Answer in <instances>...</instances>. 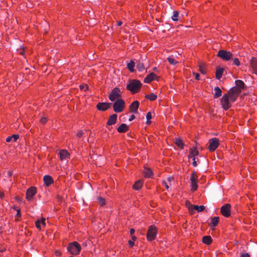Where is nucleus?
Returning a JSON list of instances; mask_svg holds the SVG:
<instances>
[{"instance_id":"nucleus-27","label":"nucleus","mask_w":257,"mask_h":257,"mask_svg":"<svg viewBox=\"0 0 257 257\" xmlns=\"http://www.w3.org/2000/svg\"><path fill=\"white\" fill-rule=\"evenodd\" d=\"M215 94L214 98H218L220 97L222 94L221 90L218 87H215L214 88Z\"/></svg>"},{"instance_id":"nucleus-39","label":"nucleus","mask_w":257,"mask_h":257,"mask_svg":"<svg viewBox=\"0 0 257 257\" xmlns=\"http://www.w3.org/2000/svg\"><path fill=\"white\" fill-rule=\"evenodd\" d=\"M146 117L147 119V124H149L151 123V121L150 120L152 118V115L151 113L150 112H149L147 113Z\"/></svg>"},{"instance_id":"nucleus-38","label":"nucleus","mask_w":257,"mask_h":257,"mask_svg":"<svg viewBox=\"0 0 257 257\" xmlns=\"http://www.w3.org/2000/svg\"><path fill=\"white\" fill-rule=\"evenodd\" d=\"M168 60L169 63L172 65H175L177 63V62L172 57H169Z\"/></svg>"},{"instance_id":"nucleus-62","label":"nucleus","mask_w":257,"mask_h":257,"mask_svg":"<svg viewBox=\"0 0 257 257\" xmlns=\"http://www.w3.org/2000/svg\"><path fill=\"white\" fill-rule=\"evenodd\" d=\"M16 199H17L18 200L19 199V198L18 197H16Z\"/></svg>"},{"instance_id":"nucleus-11","label":"nucleus","mask_w":257,"mask_h":257,"mask_svg":"<svg viewBox=\"0 0 257 257\" xmlns=\"http://www.w3.org/2000/svg\"><path fill=\"white\" fill-rule=\"evenodd\" d=\"M231 206L229 204H226L221 207V214L225 217H228L230 215Z\"/></svg>"},{"instance_id":"nucleus-57","label":"nucleus","mask_w":257,"mask_h":257,"mask_svg":"<svg viewBox=\"0 0 257 257\" xmlns=\"http://www.w3.org/2000/svg\"><path fill=\"white\" fill-rule=\"evenodd\" d=\"M167 180H168V181L169 182H171V181L173 180V178H172V177H168V178H167Z\"/></svg>"},{"instance_id":"nucleus-48","label":"nucleus","mask_w":257,"mask_h":257,"mask_svg":"<svg viewBox=\"0 0 257 257\" xmlns=\"http://www.w3.org/2000/svg\"><path fill=\"white\" fill-rule=\"evenodd\" d=\"M47 121V119L45 117H43L41 119V122L42 123H45Z\"/></svg>"},{"instance_id":"nucleus-23","label":"nucleus","mask_w":257,"mask_h":257,"mask_svg":"<svg viewBox=\"0 0 257 257\" xmlns=\"http://www.w3.org/2000/svg\"><path fill=\"white\" fill-rule=\"evenodd\" d=\"M223 72V69L220 68H217L216 71V78L217 79H220V78L222 77Z\"/></svg>"},{"instance_id":"nucleus-34","label":"nucleus","mask_w":257,"mask_h":257,"mask_svg":"<svg viewBox=\"0 0 257 257\" xmlns=\"http://www.w3.org/2000/svg\"><path fill=\"white\" fill-rule=\"evenodd\" d=\"M219 221V217H214L211 219V223L212 225L215 227L216 226Z\"/></svg>"},{"instance_id":"nucleus-3","label":"nucleus","mask_w":257,"mask_h":257,"mask_svg":"<svg viewBox=\"0 0 257 257\" xmlns=\"http://www.w3.org/2000/svg\"><path fill=\"white\" fill-rule=\"evenodd\" d=\"M241 90L240 88L238 87H233L231 88L228 92L227 93L225 94L226 95H228V97L231 102H234L239 94L240 93Z\"/></svg>"},{"instance_id":"nucleus-4","label":"nucleus","mask_w":257,"mask_h":257,"mask_svg":"<svg viewBox=\"0 0 257 257\" xmlns=\"http://www.w3.org/2000/svg\"><path fill=\"white\" fill-rule=\"evenodd\" d=\"M124 106V101L122 99H118L113 103L114 111L116 112H120L123 110Z\"/></svg>"},{"instance_id":"nucleus-29","label":"nucleus","mask_w":257,"mask_h":257,"mask_svg":"<svg viewBox=\"0 0 257 257\" xmlns=\"http://www.w3.org/2000/svg\"><path fill=\"white\" fill-rule=\"evenodd\" d=\"M174 143L178 147L180 148L181 149L183 148L184 144L181 140L178 138H175Z\"/></svg>"},{"instance_id":"nucleus-45","label":"nucleus","mask_w":257,"mask_h":257,"mask_svg":"<svg viewBox=\"0 0 257 257\" xmlns=\"http://www.w3.org/2000/svg\"><path fill=\"white\" fill-rule=\"evenodd\" d=\"M240 257H250V255L248 253H241Z\"/></svg>"},{"instance_id":"nucleus-41","label":"nucleus","mask_w":257,"mask_h":257,"mask_svg":"<svg viewBox=\"0 0 257 257\" xmlns=\"http://www.w3.org/2000/svg\"><path fill=\"white\" fill-rule=\"evenodd\" d=\"M81 90H86L88 88V86L87 85H81L79 86Z\"/></svg>"},{"instance_id":"nucleus-51","label":"nucleus","mask_w":257,"mask_h":257,"mask_svg":"<svg viewBox=\"0 0 257 257\" xmlns=\"http://www.w3.org/2000/svg\"><path fill=\"white\" fill-rule=\"evenodd\" d=\"M17 216H21V210H20V209H18L17 210Z\"/></svg>"},{"instance_id":"nucleus-59","label":"nucleus","mask_w":257,"mask_h":257,"mask_svg":"<svg viewBox=\"0 0 257 257\" xmlns=\"http://www.w3.org/2000/svg\"><path fill=\"white\" fill-rule=\"evenodd\" d=\"M5 250V248L4 247H0V252H3Z\"/></svg>"},{"instance_id":"nucleus-30","label":"nucleus","mask_w":257,"mask_h":257,"mask_svg":"<svg viewBox=\"0 0 257 257\" xmlns=\"http://www.w3.org/2000/svg\"><path fill=\"white\" fill-rule=\"evenodd\" d=\"M199 67V71L202 74H205L206 73V66L204 63H200Z\"/></svg>"},{"instance_id":"nucleus-60","label":"nucleus","mask_w":257,"mask_h":257,"mask_svg":"<svg viewBox=\"0 0 257 257\" xmlns=\"http://www.w3.org/2000/svg\"><path fill=\"white\" fill-rule=\"evenodd\" d=\"M132 239L133 240V241H135L137 239V237L135 236H134L132 235Z\"/></svg>"},{"instance_id":"nucleus-49","label":"nucleus","mask_w":257,"mask_h":257,"mask_svg":"<svg viewBox=\"0 0 257 257\" xmlns=\"http://www.w3.org/2000/svg\"><path fill=\"white\" fill-rule=\"evenodd\" d=\"M128 244L130 247H132L135 244L134 241L132 240H129Z\"/></svg>"},{"instance_id":"nucleus-40","label":"nucleus","mask_w":257,"mask_h":257,"mask_svg":"<svg viewBox=\"0 0 257 257\" xmlns=\"http://www.w3.org/2000/svg\"><path fill=\"white\" fill-rule=\"evenodd\" d=\"M233 63L236 66H239L240 65V62H239V60L237 58L233 59Z\"/></svg>"},{"instance_id":"nucleus-63","label":"nucleus","mask_w":257,"mask_h":257,"mask_svg":"<svg viewBox=\"0 0 257 257\" xmlns=\"http://www.w3.org/2000/svg\"><path fill=\"white\" fill-rule=\"evenodd\" d=\"M154 70H156V67H155V68H154Z\"/></svg>"},{"instance_id":"nucleus-37","label":"nucleus","mask_w":257,"mask_h":257,"mask_svg":"<svg viewBox=\"0 0 257 257\" xmlns=\"http://www.w3.org/2000/svg\"><path fill=\"white\" fill-rule=\"evenodd\" d=\"M97 201L98 203L100 204V205L102 206L104 205L105 204V200L103 198H102L101 197H98L97 198Z\"/></svg>"},{"instance_id":"nucleus-5","label":"nucleus","mask_w":257,"mask_h":257,"mask_svg":"<svg viewBox=\"0 0 257 257\" xmlns=\"http://www.w3.org/2000/svg\"><path fill=\"white\" fill-rule=\"evenodd\" d=\"M121 92L119 88L115 87L110 92L109 95V99L111 101L116 100L121 96Z\"/></svg>"},{"instance_id":"nucleus-19","label":"nucleus","mask_w":257,"mask_h":257,"mask_svg":"<svg viewBox=\"0 0 257 257\" xmlns=\"http://www.w3.org/2000/svg\"><path fill=\"white\" fill-rule=\"evenodd\" d=\"M116 118H117L116 114H113L111 115L109 117V118L107 122V124L110 125L114 124L116 122Z\"/></svg>"},{"instance_id":"nucleus-26","label":"nucleus","mask_w":257,"mask_h":257,"mask_svg":"<svg viewBox=\"0 0 257 257\" xmlns=\"http://www.w3.org/2000/svg\"><path fill=\"white\" fill-rule=\"evenodd\" d=\"M202 241L206 244H210L212 242V239L210 236H205L202 238Z\"/></svg>"},{"instance_id":"nucleus-10","label":"nucleus","mask_w":257,"mask_h":257,"mask_svg":"<svg viewBox=\"0 0 257 257\" xmlns=\"http://www.w3.org/2000/svg\"><path fill=\"white\" fill-rule=\"evenodd\" d=\"M219 145V140L217 138H213L209 141L208 149L210 151H215Z\"/></svg>"},{"instance_id":"nucleus-47","label":"nucleus","mask_w":257,"mask_h":257,"mask_svg":"<svg viewBox=\"0 0 257 257\" xmlns=\"http://www.w3.org/2000/svg\"><path fill=\"white\" fill-rule=\"evenodd\" d=\"M163 183L164 185V186H165L166 188L167 189H168L169 188V185L168 184V183L167 182H166L165 181H163Z\"/></svg>"},{"instance_id":"nucleus-44","label":"nucleus","mask_w":257,"mask_h":257,"mask_svg":"<svg viewBox=\"0 0 257 257\" xmlns=\"http://www.w3.org/2000/svg\"><path fill=\"white\" fill-rule=\"evenodd\" d=\"M83 134V132L82 131H79L77 134V136L78 138H80L82 136Z\"/></svg>"},{"instance_id":"nucleus-18","label":"nucleus","mask_w":257,"mask_h":257,"mask_svg":"<svg viewBox=\"0 0 257 257\" xmlns=\"http://www.w3.org/2000/svg\"><path fill=\"white\" fill-rule=\"evenodd\" d=\"M198 154L199 152L195 148H191L188 157L192 159L195 158V156H198Z\"/></svg>"},{"instance_id":"nucleus-21","label":"nucleus","mask_w":257,"mask_h":257,"mask_svg":"<svg viewBox=\"0 0 257 257\" xmlns=\"http://www.w3.org/2000/svg\"><path fill=\"white\" fill-rule=\"evenodd\" d=\"M128 128V126L125 123H122L120 125V126L117 128V131L119 133H122L126 132Z\"/></svg>"},{"instance_id":"nucleus-24","label":"nucleus","mask_w":257,"mask_h":257,"mask_svg":"<svg viewBox=\"0 0 257 257\" xmlns=\"http://www.w3.org/2000/svg\"><path fill=\"white\" fill-rule=\"evenodd\" d=\"M41 224H42L43 226L45 225V219L42 218L41 220H38L36 221V225L37 227L40 229H41Z\"/></svg>"},{"instance_id":"nucleus-58","label":"nucleus","mask_w":257,"mask_h":257,"mask_svg":"<svg viewBox=\"0 0 257 257\" xmlns=\"http://www.w3.org/2000/svg\"><path fill=\"white\" fill-rule=\"evenodd\" d=\"M55 254H56V255H57V256H59V255H60V254H61V252H59V251H56L55 252Z\"/></svg>"},{"instance_id":"nucleus-28","label":"nucleus","mask_w":257,"mask_h":257,"mask_svg":"<svg viewBox=\"0 0 257 257\" xmlns=\"http://www.w3.org/2000/svg\"><path fill=\"white\" fill-rule=\"evenodd\" d=\"M134 67H135V62L133 61H131L130 62L127 63V68L131 72H134V71H135Z\"/></svg>"},{"instance_id":"nucleus-14","label":"nucleus","mask_w":257,"mask_h":257,"mask_svg":"<svg viewBox=\"0 0 257 257\" xmlns=\"http://www.w3.org/2000/svg\"><path fill=\"white\" fill-rule=\"evenodd\" d=\"M139 106V102L138 101L136 100L134 101L130 105V111L137 113L138 112V109Z\"/></svg>"},{"instance_id":"nucleus-6","label":"nucleus","mask_w":257,"mask_h":257,"mask_svg":"<svg viewBox=\"0 0 257 257\" xmlns=\"http://www.w3.org/2000/svg\"><path fill=\"white\" fill-rule=\"evenodd\" d=\"M228 95L224 94L221 99V104L223 108L227 110L231 106V101H229Z\"/></svg>"},{"instance_id":"nucleus-31","label":"nucleus","mask_w":257,"mask_h":257,"mask_svg":"<svg viewBox=\"0 0 257 257\" xmlns=\"http://www.w3.org/2000/svg\"><path fill=\"white\" fill-rule=\"evenodd\" d=\"M235 84L237 86L236 87H238L240 88V90L243 88L244 84L243 82L240 80H237L235 81Z\"/></svg>"},{"instance_id":"nucleus-12","label":"nucleus","mask_w":257,"mask_h":257,"mask_svg":"<svg viewBox=\"0 0 257 257\" xmlns=\"http://www.w3.org/2000/svg\"><path fill=\"white\" fill-rule=\"evenodd\" d=\"M37 192L36 188L34 187H31L29 188L26 193V198L28 201H30L32 199L33 196L36 194Z\"/></svg>"},{"instance_id":"nucleus-9","label":"nucleus","mask_w":257,"mask_h":257,"mask_svg":"<svg viewBox=\"0 0 257 257\" xmlns=\"http://www.w3.org/2000/svg\"><path fill=\"white\" fill-rule=\"evenodd\" d=\"M191 181V190L192 192L196 191L198 188L197 185V177L195 173L193 172L191 174L190 177Z\"/></svg>"},{"instance_id":"nucleus-7","label":"nucleus","mask_w":257,"mask_h":257,"mask_svg":"<svg viewBox=\"0 0 257 257\" xmlns=\"http://www.w3.org/2000/svg\"><path fill=\"white\" fill-rule=\"evenodd\" d=\"M157 232L156 227L153 225L150 226L147 234L148 240L149 241L154 240L156 236Z\"/></svg>"},{"instance_id":"nucleus-46","label":"nucleus","mask_w":257,"mask_h":257,"mask_svg":"<svg viewBox=\"0 0 257 257\" xmlns=\"http://www.w3.org/2000/svg\"><path fill=\"white\" fill-rule=\"evenodd\" d=\"M193 75L196 80H199V74L198 73L194 72Z\"/></svg>"},{"instance_id":"nucleus-56","label":"nucleus","mask_w":257,"mask_h":257,"mask_svg":"<svg viewBox=\"0 0 257 257\" xmlns=\"http://www.w3.org/2000/svg\"><path fill=\"white\" fill-rule=\"evenodd\" d=\"M24 48H23V49L22 50H19V53L21 55H23L24 54Z\"/></svg>"},{"instance_id":"nucleus-35","label":"nucleus","mask_w":257,"mask_h":257,"mask_svg":"<svg viewBox=\"0 0 257 257\" xmlns=\"http://www.w3.org/2000/svg\"><path fill=\"white\" fill-rule=\"evenodd\" d=\"M137 68L139 71H142L145 69L144 64L142 62L139 61L137 65Z\"/></svg>"},{"instance_id":"nucleus-61","label":"nucleus","mask_w":257,"mask_h":257,"mask_svg":"<svg viewBox=\"0 0 257 257\" xmlns=\"http://www.w3.org/2000/svg\"><path fill=\"white\" fill-rule=\"evenodd\" d=\"M121 25H122V22H121V21H118V22H117V25H118V26H121Z\"/></svg>"},{"instance_id":"nucleus-2","label":"nucleus","mask_w":257,"mask_h":257,"mask_svg":"<svg viewBox=\"0 0 257 257\" xmlns=\"http://www.w3.org/2000/svg\"><path fill=\"white\" fill-rule=\"evenodd\" d=\"M80 245L76 241H73L69 243L67 250L73 255H77L79 253L81 250Z\"/></svg>"},{"instance_id":"nucleus-25","label":"nucleus","mask_w":257,"mask_h":257,"mask_svg":"<svg viewBox=\"0 0 257 257\" xmlns=\"http://www.w3.org/2000/svg\"><path fill=\"white\" fill-rule=\"evenodd\" d=\"M18 138H19V135H13L12 136L8 137L6 139V141L7 142H10L12 141L16 142Z\"/></svg>"},{"instance_id":"nucleus-53","label":"nucleus","mask_w":257,"mask_h":257,"mask_svg":"<svg viewBox=\"0 0 257 257\" xmlns=\"http://www.w3.org/2000/svg\"><path fill=\"white\" fill-rule=\"evenodd\" d=\"M8 175H9V177H11L13 175V172L11 171H9L8 172Z\"/></svg>"},{"instance_id":"nucleus-43","label":"nucleus","mask_w":257,"mask_h":257,"mask_svg":"<svg viewBox=\"0 0 257 257\" xmlns=\"http://www.w3.org/2000/svg\"><path fill=\"white\" fill-rule=\"evenodd\" d=\"M198 205H191V207L189 208V209L191 211H193V210H195L197 211L198 209Z\"/></svg>"},{"instance_id":"nucleus-55","label":"nucleus","mask_w":257,"mask_h":257,"mask_svg":"<svg viewBox=\"0 0 257 257\" xmlns=\"http://www.w3.org/2000/svg\"><path fill=\"white\" fill-rule=\"evenodd\" d=\"M4 197V193L0 191V198H3Z\"/></svg>"},{"instance_id":"nucleus-36","label":"nucleus","mask_w":257,"mask_h":257,"mask_svg":"<svg viewBox=\"0 0 257 257\" xmlns=\"http://www.w3.org/2000/svg\"><path fill=\"white\" fill-rule=\"evenodd\" d=\"M179 16V13L177 11H174V14L172 17V19L174 21H177L178 20V17Z\"/></svg>"},{"instance_id":"nucleus-54","label":"nucleus","mask_w":257,"mask_h":257,"mask_svg":"<svg viewBox=\"0 0 257 257\" xmlns=\"http://www.w3.org/2000/svg\"><path fill=\"white\" fill-rule=\"evenodd\" d=\"M134 232H135V229H133V228H132V229H131V230H130V233H131V234L132 235H133V234L134 233Z\"/></svg>"},{"instance_id":"nucleus-52","label":"nucleus","mask_w":257,"mask_h":257,"mask_svg":"<svg viewBox=\"0 0 257 257\" xmlns=\"http://www.w3.org/2000/svg\"><path fill=\"white\" fill-rule=\"evenodd\" d=\"M135 116L134 115H132L131 117L129 118V121H132L134 119H135Z\"/></svg>"},{"instance_id":"nucleus-1","label":"nucleus","mask_w":257,"mask_h":257,"mask_svg":"<svg viewBox=\"0 0 257 257\" xmlns=\"http://www.w3.org/2000/svg\"><path fill=\"white\" fill-rule=\"evenodd\" d=\"M142 83L141 82L137 80H133L130 81V83L127 85V89L131 91L132 93H136L138 92L141 89Z\"/></svg>"},{"instance_id":"nucleus-15","label":"nucleus","mask_w":257,"mask_h":257,"mask_svg":"<svg viewBox=\"0 0 257 257\" xmlns=\"http://www.w3.org/2000/svg\"><path fill=\"white\" fill-rule=\"evenodd\" d=\"M250 65L254 73L257 74V59L252 58L250 61Z\"/></svg>"},{"instance_id":"nucleus-8","label":"nucleus","mask_w":257,"mask_h":257,"mask_svg":"<svg viewBox=\"0 0 257 257\" xmlns=\"http://www.w3.org/2000/svg\"><path fill=\"white\" fill-rule=\"evenodd\" d=\"M217 56L225 61H228L232 57V54L231 52L223 50H219Z\"/></svg>"},{"instance_id":"nucleus-20","label":"nucleus","mask_w":257,"mask_h":257,"mask_svg":"<svg viewBox=\"0 0 257 257\" xmlns=\"http://www.w3.org/2000/svg\"><path fill=\"white\" fill-rule=\"evenodd\" d=\"M156 77V75L154 73H151L145 78L144 82L147 83H150L152 80H154Z\"/></svg>"},{"instance_id":"nucleus-13","label":"nucleus","mask_w":257,"mask_h":257,"mask_svg":"<svg viewBox=\"0 0 257 257\" xmlns=\"http://www.w3.org/2000/svg\"><path fill=\"white\" fill-rule=\"evenodd\" d=\"M109 103L99 102L97 104L96 107L99 110L104 111L107 110L110 106Z\"/></svg>"},{"instance_id":"nucleus-17","label":"nucleus","mask_w":257,"mask_h":257,"mask_svg":"<svg viewBox=\"0 0 257 257\" xmlns=\"http://www.w3.org/2000/svg\"><path fill=\"white\" fill-rule=\"evenodd\" d=\"M60 158L61 160L66 159L69 158V154L65 150H62L59 152Z\"/></svg>"},{"instance_id":"nucleus-16","label":"nucleus","mask_w":257,"mask_h":257,"mask_svg":"<svg viewBox=\"0 0 257 257\" xmlns=\"http://www.w3.org/2000/svg\"><path fill=\"white\" fill-rule=\"evenodd\" d=\"M43 180H44L45 184L47 186H49V185H50L51 184H52L53 183V180L52 178L49 175L45 176L43 178Z\"/></svg>"},{"instance_id":"nucleus-32","label":"nucleus","mask_w":257,"mask_h":257,"mask_svg":"<svg viewBox=\"0 0 257 257\" xmlns=\"http://www.w3.org/2000/svg\"><path fill=\"white\" fill-rule=\"evenodd\" d=\"M144 173L145 176L147 177H151L153 174L152 171L149 168H145Z\"/></svg>"},{"instance_id":"nucleus-42","label":"nucleus","mask_w":257,"mask_h":257,"mask_svg":"<svg viewBox=\"0 0 257 257\" xmlns=\"http://www.w3.org/2000/svg\"><path fill=\"white\" fill-rule=\"evenodd\" d=\"M197 211L201 212L204 210L205 207L203 205H200L198 206Z\"/></svg>"},{"instance_id":"nucleus-33","label":"nucleus","mask_w":257,"mask_h":257,"mask_svg":"<svg viewBox=\"0 0 257 257\" xmlns=\"http://www.w3.org/2000/svg\"><path fill=\"white\" fill-rule=\"evenodd\" d=\"M157 95L154 93H151L146 95V98H147L148 99L151 101L155 100L157 98Z\"/></svg>"},{"instance_id":"nucleus-22","label":"nucleus","mask_w":257,"mask_h":257,"mask_svg":"<svg viewBox=\"0 0 257 257\" xmlns=\"http://www.w3.org/2000/svg\"><path fill=\"white\" fill-rule=\"evenodd\" d=\"M143 182L142 180H139L136 182L135 184L133 186V188L134 189L136 190H139L140 189L143 185Z\"/></svg>"},{"instance_id":"nucleus-50","label":"nucleus","mask_w":257,"mask_h":257,"mask_svg":"<svg viewBox=\"0 0 257 257\" xmlns=\"http://www.w3.org/2000/svg\"><path fill=\"white\" fill-rule=\"evenodd\" d=\"M192 160L193 161L192 165L194 167L197 166V163L195 161V158L192 159Z\"/></svg>"}]
</instances>
